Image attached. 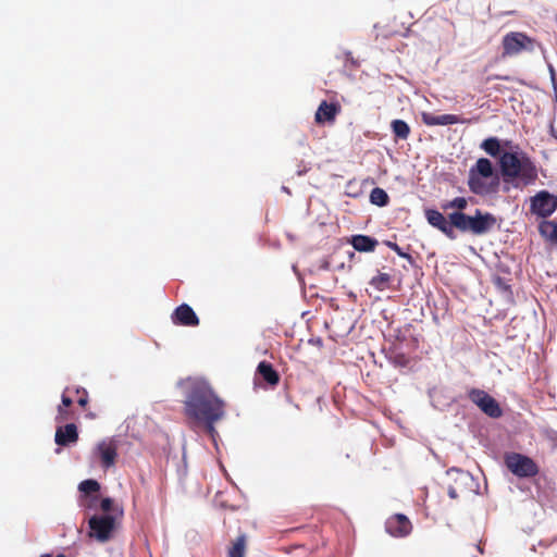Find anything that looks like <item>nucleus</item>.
<instances>
[{
    "mask_svg": "<svg viewBox=\"0 0 557 557\" xmlns=\"http://www.w3.org/2000/svg\"><path fill=\"white\" fill-rule=\"evenodd\" d=\"M428 222L440 230L448 238L455 239V228L462 233L480 236L490 233L497 224L496 216L491 212L476 209L473 215L463 212H451L446 218L442 212L429 209L425 211Z\"/></svg>",
    "mask_w": 557,
    "mask_h": 557,
    "instance_id": "nucleus-2",
    "label": "nucleus"
},
{
    "mask_svg": "<svg viewBox=\"0 0 557 557\" xmlns=\"http://www.w3.org/2000/svg\"><path fill=\"white\" fill-rule=\"evenodd\" d=\"M481 148L491 157H500V141L497 137H488L481 144Z\"/></svg>",
    "mask_w": 557,
    "mask_h": 557,
    "instance_id": "nucleus-21",
    "label": "nucleus"
},
{
    "mask_svg": "<svg viewBox=\"0 0 557 557\" xmlns=\"http://www.w3.org/2000/svg\"><path fill=\"white\" fill-rule=\"evenodd\" d=\"M97 450L104 469L114 466L117 457V448L113 441H102L98 444Z\"/></svg>",
    "mask_w": 557,
    "mask_h": 557,
    "instance_id": "nucleus-14",
    "label": "nucleus"
},
{
    "mask_svg": "<svg viewBox=\"0 0 557 557\" xmlns=\"http://www.w3.org/2000/svg\"><path fill=\"white\" fill-rule=\"evenodd\" d=\"M73 388L71 387H66L61 396V405L60 406H63L65 408H70L72 405H73V399L66 395V393H70L72 392Z\"/></svg>",
    "mask_w": 557,
    "mask_h": 557,
    "instance_id": "nucleus-30",
    "label": "nucleus"
},
{
    "mask_svg": "<svg viewBox=\"0 0 557 557\" xmlns=\"http://www.w3.org/2000/svg\"><path fill=\"white\" fill-rule=\"evenodd\" d=\"M391 281H370V284L377 289H384L389 286Z\"/></svg>",
    "mask_w": 557,
    "mask_h": 557,
    "instance_id": "nucleus-32",
    "label": "nucleus"
},
{
    "mask_svg": "<svg viewBox=\"0 0 557 557\" xmlns=\"http://www.w3.org/2000/svg\"><path fill=\"white\" fill-rule=\"evenodd\" d=\"M57 557H66V556L63 554H59V555H57Z\"/></svg>",
    "mask_w": 557,
    "mask_h": 557,
    "instance_id": "nucleus-37",
    "label": "nucleus"
},
{
    "mask_svg": "<svg viewBox=\"0 0 557 557\" xmlns=\"http://www.w3.org/2000/svg\"><path fill=\"white\" fill-rule=\"evenodd\" d=\"M494 175L492 162L486 158H480L469 170L468 187L475 195H487L496 190L499 182L495 176L494 182L487 184L484 180Z\"/></svg>",
    "mask_w": 557,
    "mask_h": 557,
    "instance_id": "nucleus-4",
    "label": "nucleus"
},
{
    "mask_svg": "<svg viewBox=\"0 0 557 557\" xmlns=\"http://www.w3.org/2000/svg\"><path fill=\"white\" fill-rule=\"evenodd\" d=\"M379 278L384 280V278H387V276H386V274H381V275L379 276Z\"/></svg>",
    "mask_w": 557,
    "mask_h": 557,
    "instance_id": "nucleus-35",
    "label": "nucleus"
},
{
    "mask_svg": "<svg viewBox=\"0 0 557 557\" xmlns=\"http://www.w3.org/2000/svg\"><path fill=\"white\" fill-rule=\"evenodd\" d=\"M557 209V196L547 190H540L530 198V212L543 221L550 216Z\"/></svg>",
    "mask_w": 557,
    "mask_h": 557,
    "instance_id": "nucleus-7",
    "label": "nucleus"
},
{
    "mask_svg": "<svg viewBox=\"0 0 557 557\" xmlns=\"http://www.w3.org/2000/svg\"><path fill=\"white\" fill-rule=\"evenodd\" d=\"M468 397L490 418L497 419L503 416V410L497 400L485 391L472 388L469 391Z\"/></svg>",
    "mask_w": 557,
    "mask_h": 557,
    "instance_id": "nucleus-8",
    "label": "nucleus"
},
{
    "mask_svg": "<svg viewBox=\"0 0 557 557\" xmlns=\"http://www.w3.org/2000/svg\"><path fill=\"white\" fill-rule=\"evenodd\" d=\"M100 490V484L96 480H85L79 484V491L85 494L97 493Z\"/></svg>",
    "mask_w": 557,
    "mask_h": 557,
    "instance_id": "nucleus-26",
    "label": "nucleus"
},
{
    "mask_svg": "<svg viewBox=\"0 0 557 557\" xmlns=\"http://www.w3.org/2000/svg\"><path fill=\"white\" fill-rule=\"evenodd\" d=\"M172 320L176 325L197 326L199 324V319L195 311L186 304H183L175 309Z\"/></svg>",
    "mask_w": 557,
    "mask_h": 557,
    "instance_id": "nucleus-13",
    "label": "nucleus"
},
{
    "mask_svg": "<svg viewBox=\"0 0 557 557\" xmlns=\"http://www.w3.org/2000/svg\"><path fill=\"white\" fill-rule=\"evenodd\" d=\"M370 202L379 207H385L389 202V196L381 187H374L370 193Z\"/></svg>",
    "mask_w": 557,
    "mask_h": 557,
    "instance_id": "nucleus-22",
    "label": "nucleus"
},
{
    "mask_svg": "<svg viewBox=\"0 0 557 557\" xmlns=\"http://www.w3.org/2000/svg\"><path fill=\"white\" fill-rule=\"evenodd\" d=\"M535 40L524 33L511 32L504 36L503 58L519 54L523 50L532 51L534 49Z\"/></svg>",
    "mask_w": 557,
    "mask_h": 557,
    "instance_id": "nucleus-6",
    "label": "nucleus"
},
{
    "mask_svg": "<svg viewBox=\"0 0 557 557\" xmlns=\"http://www.w3.org/2000/svg\"><path fill=\"white\" fill-rule=\"evenodd\" d=\"M40 557H52V555L51 554H44Z\"/></svg>",
    "mask_w": 557,
    "mask_h": 557,
    "instance_id": "nucleus-36",
    "label": "nucleus"
},
{
    "mask_svg": "<svg viewBox=\"0 0 557 557\" xmlns=\"http://www.w3.org/2000/svg\"><path fill=\"white\" fill-rule=\"evenodd\" d=\"M73 418V413L70 411L69 408H65L63 406H58V414L55 416V421L58 423L67 421Z\"/></svg>",
    "mask_w": 557,
    "mask_h": 557,
    "instance_id": "nucleus-28",
    "label": "nucleus"
},
{
    "mask_svg": "<svg viewBox=\"0 0 557 557\" xmlns=\"http://www.w3.org/2000/svg\"><path fill=\"white\" fill-rule=\"evenodd\" d=\"M498 163L504 182L515 188L533 185L539 178L536 164L523 151H504Z\"/></svg>",
    "mask_w": 557,
    "mask_h": 557,
    "instance_id": "nucleus-3",
    "label": "nucleus"
},
{
    "mask_svg": "<svg viewBox=\"0 0 557 557\" xmlns=\"http://www.w3.org/2000/svg\"><path fill=\"white\" fill-rule=\"evenodd\" d=\"M385 529L392 536L404 537L411 533L412 524L405 515L396 513L386 520Z\"/></svg>",
    "mask_w": 557,
    "mask_h": 557,
    "instance_id": "nucleus-10",
    "label": "nucleus"
},
{
    "mask_svg": "<svg viewBox=\"0 0 557 557\" xmlns=\"http://www.w3.org/2000/svg\"><path fill=\"white\" fill-rule=\"evenodd\" d=\"M389 360L396 367H407L409 364V358L405 354H394Z\"/></svg>",
    "mask_w": 557,
    "mask_h": 557,
    "instance_id": "nucleus-29",
    "label": "nucleus"
},
{
    "mask_svg": "<svg viewBox=\"0 0 557 557\" xmlns=\"http://www.w3.org/2000/svg\"><path fill=\"white\" fill-rule=\"evenodd\" d=\"M90 535L95 536L100 542H106L111 537L115 528V519L110 515L92 516L89 519Z\"/></svg>",
    "mask_w": 557,
    "mask_h": 557,
    "instance_id": "nucleus-9",
    "label": "nucleus"
},
{
    "mask_svg": "<svg viewBox=\"0 0 557 557\" xmlns=\"http://www.w3.org/2000/svg\"><path fill=\"white\" fill-rule=\"evenodd\" d=\"M476 549H478V552H479L480 554H483V552H484V550H483L482 543H479V544L476 545Z\"/></svg>",
    "mask_w": 557,
    "mask_h": 557,
    "instance_id": "nucleus-33",
    "label": "nucleus"
},
{
    "mask_svg": "<svg viewBox=\"0 0 557 557\" xmlns=\"http://www.w3.org/2000/svg\"><path fill=\"white\" fill-rule=\"evenodd\" d=\"M422 122L428 126H437V125H453L458 123H469L470 120L461 119L456 114H442L435 115L433 113L423 112L421 114Z\"/></svg>",
    "mask_w": 557,
    "mask_h": 557,
    "instance_id": "nucleus-12",
    "label": "nucleus"
},
{
    "mask_svg": "<svg viewBox=\"0 0 557 557\" xmlns=\"http://www.w3.org/2000/svg\"><path fill=\"white\" fill-rule=\"evenodd\" d=\"M73 391L78 395L77 404L86 408L89 403L88 392L84 387H74Z\"/></svg>",
    "mask_w": 557,
    "mask_h": 557,
    "instance_id": "nucleus-27",
    "label": "nucleus"
},
{
    "mask_svg": "<svg viewBox=\"0 0 557 557\" xmlns=\"http://www.w3.org/2000/svg\"><path fill=\"white\" fill-rule=\"evenodd\" d=\"M468 206V200L465 197H456L453 200L442 203L441 208L444 211L456 209L455 212H462Z\"/></svg>",
    "mask_w": 557,
    "mask_h": 557,
    "instance_id": "nucleus-24",
    "label": "nucleus"
},
{
    "mask_svg": "<svg viewBox=\"0 0 557 557\" xmlns=\"http://www.w3.org/2000/svg\"><path fill=\"white\" fill-rule=\"evenodd\" d=\"M473 482V478L469 474H463L459 480L456 481L455 486H449L448 495L453 499H457L460 496V490L458 487L459 484L468 485Z\"/></svg>",
    "mask_w": 557,
    "mask_h": 557,
    "instance_id": "nucleus-25",
    "label": "nucleus"
},
{
    "mask_svg": "<svg viewBox=\"0 0 557 557\" xmlns=\"http://www.w3.org/2000/svg\"><path fill=\"white\" fill-rule=\"evenodd\" d=\"M351 246L360 252H370L377 246V240L368 235H354L349 240Z\"/></svg>",
    "mask_w": 557,
    "mask_h": 557,
    "instance_id": "nucleus-17",
    "label": "nucleus"
},
{
    "mask_svg": "<svg viewBox=\"0 0 557 557\" xmlns=\"http://www.w3.org/2000/svg\"><path fill=\"white\" fill-rule=\"evenodd\" d=\"M342 108L337 102H327L323 100L314 114V120L318 124L334 123L336 116L339 114Z\"/></svg>",
    "mask_w": 557,
    "mask_h": 557,
    "instance_id": "nucleus-11",
    "label": "nucleus"
},
{
    "mask_svg": "<svg viewBox=\"0 0 557 557\" xmlns=\"http://www.w3.org/2000/svg\"><path fill=\"white\" fill-rule=\"evenodd\" d=\"M552 135L554 136V138L557 139V131L556 129H554V128L552 129Z\"/></svg>",
    "mask_w": 557,
    "mask_h": 557,
    "instance_id": "nucleus-34",
    "label": "nucleus"
},
{
    "mask_svg": "<svg viewBox=\"0 0 557 557\" xmlns=\"http://www.w3.org/2000/svg\"><path fill=\"white\" fill-rule=\"evenodd\" d=\"M113 507V500L109 497L103 498L100 503V508L103 512H110Z\"/></svg>",
    "mask_w": 557,
    "mask_h": 557,
    "instance_id": "nucleus-31",
    "label": "nucleus"
},
{
    "mask_svg": "<svg viewBox=\"0 0 557 557\" xmlns=\"http://www.w3.org/2000/svg\"><path fill=\"white\" fill-rule=\"evenodd\" d=\"M495 289L503 296L504 300L508 304H513L515 298L510 285L507 281H494Z\"/></svg>",
    "mask_w": 557,
    "mask_h": 557,
    "instance_id": "nucleus-23",
    "label": "nucleus"
},
{
    "mask_svg": "<svg viewBox=\"0 0 557 557\" xmlns=\"http://www.w3.org/2000/svg\"><path fill=\"white\" fill-rule=\"evenodd\" d=\"M391 127L395 138L397 139L406 140L410 135V127L404 120H393Z\"/></svg>",
    "mask_w": 557,
    "mask_h": 557,
    "instance_id": "nucleus-20",
    "label": "nucleus"
},
{
    "mask_svg": "<svg viewBox=\"0 0 557 557\" xmlns=\"http://www.w3.org/2000/svg\"><path fill=\"white\" fill-rule=\"evenodd\" d=\"M256 374L272 387L276 386L280 383V374L268 361H261L258 364Z\"/></svg>",
    "mask_w": 557,
    "mask_h": 557,
    "instance_id": "nucleus-16",
    "label": "nucleus"
},
{
    "mask_svg": "<svg viewBox=\"0 0 557 557\" xmlns=\"http://www.w3.org/2000/svg\"><path fill=\"white\" fill-rule=\"evenodd\" d=\"M507 469L518 478H533L539 474L537 463L520 453H508L504 458Z\"/></svg>",
    "mask_w": 557,
    "mask_h": 557,
    "instance_id": "nucleus-5",
    "label": "nucleus"
},
{
    "mask_svg": "<svg viewBox=\"0 0 557 557\" xmlns=\"http://www.w3.org/2000/svg\"><path fill=\"white\" fill-rule=\"evenodd\" d=\"M78 440L77 426L74 423H67L64 426L57 428L54 441L59 446H67L76 443Z\"/></svg>",
    "mask_w": 557,
    "mask_h": 557,
    "instance_id": "nucleus-15",
    "label": "nucleus"
},
{
    "mask_svg": "<svg viewBox=\"0 0 557 557\" xmlns=\"http://www.w3.org/2000/svg\"><path fill=\"white\" fill-rule=\"evenodd\" d=\"M247 547V539L245 534H240L232 543L227 549V557H245Z\"/></svg>",
    "mask_w": 557,
    "mask_h": 557,
    "instance_id": "nucleus-19",
    "label": "nucleus"
},
{
    "mask_svg": "<svg viewBox=\"0 0 557 557\" xmlns=\"http://www.w3.org/2000/svg\"><path fill=\"white\" fill-rule=\"evenodd\" d=\"M540 234L553 244H557V222L544 220L539 224Z\"/></svg>",
    "mask_w": 557,
    "mask_h": 557,
    "instance_id": "nucleus-18",
    "label": "nucleus"
},
{
    "mask_svg": "<svg viewBox=\"0 0 557 557\" xmlns=\"http://www.w3.org/2000/svg\"><path fill=\"white\" fill-rule=\"evenodd\" d=\"M184 411L191 428L202 426L215 441V424L226 416V403L206 382L196 383L184 401Z\"/></svg>",
    "mask_w": 557,
    "mask_h": 557,
    "instance_id": "nucleus-1",
    "label": "nucleus"
}]
</instances>
